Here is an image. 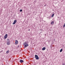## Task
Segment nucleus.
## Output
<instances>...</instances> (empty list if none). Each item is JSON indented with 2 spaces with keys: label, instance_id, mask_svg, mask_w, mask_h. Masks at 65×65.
<instances>
[{
  "label": "nucleus",
  "instance_id": "f257e3e1",
  "mask_svg": "<svg viewBox=\"0 0 65 65\" xmlns=\"http://www.w3.org/2000/svg\"><path fill=\"white\" fill-rule=\"evenodd\" d=\"M10 43V40L8 39H7V45H9Z\"/></svg>",
  "mask_w": 65,
  "mask_h": 65
},
{
  "label": "nucleus",
  "instance_id": "f03ea898",
  "mask_svg": "<svg viewBox=\"0 0 65 65\" xmlns=\"http://www.w3.org/2000/svg\"><path fill=\"white\" fill-rule=\"evenodd\" d=\"M35 58L36 60H38L39 59V57L37 55H35Z\"/></svg>",
  "mask_w": 65,
  "mask_h": 65
},
{
  "label": "nucleus",
  "instance_id": "7ed1b4c3",
  "mask_svg": "<svg viewBox=\"0 0 65 65\" xmlns=\"http://www.w3.org/2000/svg\"><path fill=\"white\" fill-rule=\"evenodd\" d=\"M17 20H15L14 21L13 23V25H14V24H15L16 23H17Z\"/></svg>",
  "mask_w": 65,
  "mask_h": 65
},
{
  "label": "nucleus",
  "instance_id": "20e7f679",
  "mask_svg": "<svg viewBox=\"0 0 65 65\" xmlns=\"http://www.w3.org/2000/svg\"><path fill=\"white\" fill-rule=\"evenodd\" d=\"M8 35L7 34H6L5 35V36H4V38L5 39H6V38H7V36H8Z\"/></svg>",
  "mask_w": 65,
  "mask_h": 65
},
{
  "label": "nucleus",
  "instance_id": "39448f33",
  "mask_svg": "<svg viewBox=\"0 0 65 65\" xmlns=\"http://www.w3.org/2000/svg\"><path fill=\"white\" fill-rule=\"evenodd\" d=\"M15 43L16 44H18V41L17 40H16L15 41Z\"/></svg>",
  "mask_w": 65,
  "mask_h": 65
},
{
  "label": "nucleus",
  "instance_id": "423d86ee",
  "mask_svg": "<svg viewBox=\"0 0 65 65\" xmlns=\"http://www.w3.org/2000/svg\"><path fill=\"white\" fill-rule=\"evenodd\" d=\"M28 44H27L26 45H25L24 47H27V46H28Z\"/></svg>",
  "mask_w": 65,
  "mask_h": 65
},
{
  "label": "nucleus",
  "instance_id": "0eeeda50",
  "mask_svg": "<svg viewBox=\"0 0 65 65\" xmlns=\"http://www.w3.org/2000/svg\"><path fill=\"white\" fill-rule=\"evenodd\" d=\"M45 48H46L45 47H44L43 48H42V51H44V50H45Z\"/></svg>",
  "mask_w": 65,
  "mask_h": 65
},
{
  "label": "nucleus",
  "instance_id": "6e6552de",
  "mask_svg": "<svg viewBox=\"0 0 65 65\" xmlns=\"http://www.w3.org/2000/svg\"><path fill=\"white\" fill-rule=\"evenodd\" d=\"M20 61L21 63H23V60H20Z\"/></svg>",
  "mask_w": 65,
  "mask_h": 65
},
{
  "label": "nucleus",
  "instance_id": "1a4fd4ad",
  "mask_svg": "<svg viewBox=\"0 0 65 65\" xmlns=\"http://www.w3.org/2000/svg\"><path fill=\"white\" fill-rule=\"evenodd\" d=\"M54 24V22L53 21L51 23V25H53Z\"/></svg>",
  "mask_w": 65,
  "mask_h": 65
},
{
  "label": "nucleus",
  "instance_id": "9d476101",
  "mask_svg": "<svg viewBox=\"0 0 65 65\" xmlns=\"http://www.w3.org/2000/svg\"><path fill=\"white\" fill-rule=\"evenodd\" d=\"M27 44V43L26 42H25L24 43V45H26Z\"/></svg>",
  "mask_w": 65,
  "mask_h": 65
},
{
  "label": "nucleus",
  "instance_id": "9b49d317",
  "mask_svg": "<svg viewBox=\"0 0 65 65\" xmlns=\"http://www.w3.org/2000/svg\"><path fill=\"white\" fill-rule=\"evenodd\" d=\"M9 50H8V51L6 52V53L7 54H8V53H9Z\"/></svg>",
  "mask_w": 65,
  "mask_h": 65
},
{
  "label": "nucleus",
  "instance_id": "f8f14e48",
  "mask_svg": "<svg viewBox=\"0 0 65 65\" xmlns=\"http://www.w3.org/2000/svg\"><path fill=\"white\" fill-rule=\"evenodd\" d=\"M62 51H63V49H61L60 50V52L61 53V52H62Z\"/></svg>",
  "mask_w": 65,
  "mask_h": 65
},
{
  "label": "nucleus",
  "instance_id": "ddd939ff",
  "mask_svg": "<svg viewBox=\"0 0 65 65\" xmlns=\"http://www.w3.org/2000/svg\"><path fill=\"white\" fill-rule=\"evenodd\" d=\"M54 16V14H53L52 15V18H53V17Z\"/></svg>",
  "mask_w": 65,
  "mask_h": 65
},
{
  "label": "nucleus",
  "instance_id": "4468645a",
  "mask_svg": "<svg viewBox=\"0 0 65 65\" xmlns=\"http://www.w3.org/2000/svg\"><path fill=\"white\" fill-rule=\"evenodd\" d=\"M63 27H65V23L64 24V25H63Z\"/></svg>",
  "mask_w": 65,
  "mask_h": 65
},
{
  "label": "nucleus",
  "instance_id": "2eb2a0df",
  "mask_svg": "<svg viewBox=\"0 0 65 65\" xmlns=\"http://www.w3.org/2000/svg\"><path fill=\"white\" fill-rule=\"evenodd\" d=\"M20 12H22V10L21 9V10H20Z\"/></svg>",
  "mask_w": 65,
  "mask_h": 65
},
{
  "label": "nucleus",
  "instance_id": "dca6fc26",
  "mask_svg": "<svg viewBox=\"0 0 65 65\" xmlns=\"http://www.w3.org/2000/svg\"><path fill=\"white\" fill-rule=\"evenodd\" d=\"M50 47L52 48V45H51L50 46Z\"/></svg>",
  "mask_w": 65,
  "mask_h": 65
},
{
  "label": "nucleus",
  "instance_id": "f3484780",
  "mask_svg": "<svg viewBox=\"0 0 65 65\" xmlns=\"http://www.w3.org/2000/svg\"><path fill=\"white\" fill-rule=\"evenodd\" d=\"M30 29H29L28 30L29 31H30Z\"/></svg>",
  "mask_w": 65,
  "mask_h": 65
},
{
  "label": "nucleus",
  "instance_id": "a211bd4d",
  "mask_svg": "<svg viewBox=\"0 0 65 65\" xmlns=\"http://www.w3.org/2000/svg\"><path fill=\"white\" fill-rule=\"evenodd\" d=\"M46 6V5H45L44 6Z\"/></svg>",
  "mask_w": 65,
  "mask_h": 65
}]
</instances>
